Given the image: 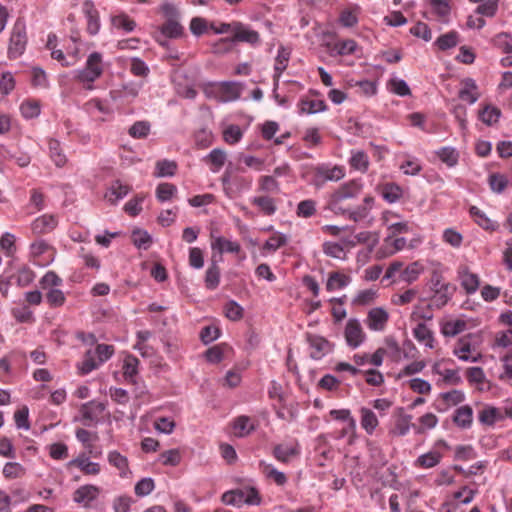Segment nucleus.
Wrapping results in <instances>:
<instances>
[{"label":"nucleus","mask_w":512,"mask_h":512,"mask_svg":"<svg viewBox=\"0 0 512 512\" xmlns=\"http://www.w3.org/2000/svg\"><path fill=\"white\" fill-rule=\"evenodd\" d=\"M361 189V184L354 180L342 184L330 195L328 208L336 215H346L348 209L342 205V202L357 197Z\"/></svg>","instance_id":"1"},{"label":"nucleus","mask_w":512,"mask_h":512,"mask_svg":"<svg viewBox=\"0 0 512 512\" xmlns=\"http://www.w3.org/2000/svg\"><path fill=\"white\" fill-rule=\"evenodd\" d=\"M27 44V35L25 24L21 21H16L13 26L8 46V57L16 59L21 56Z\"/></svg>","instance_id":"2"},{"label":"nucleus","mask_w":512,"mask_h":512,"mask_svg":"<svg viewBox=\"0 0 512 512\" xmlns=\"http://www.w3.org/2000/svg\"><path fill=\"white\" fill-rule=\"evenodd\" d=\"M103 72L102 55L99 52H93L88 56L85 68L79 70L76 78L80 82H94Z\"/></svg>","instance_id":"3"},{"label":"nucleus","mask_w":512,"mask_h":512,"mask_svg":"<svg viewBox=\"0 0 512 512\" xmlns=\"http://www.w3.org/2000/svg\"><path fill=\"white\" fill-rule=\"evenodd\" d=\"M106 409V404L94 400L81 405V421L84 426H91L99 422V415Z\"/></svg>","instance_id":"4"},{"label":"nucleus","mask_w":512,"mask_h":512,"mask_svg":"<svg viewBox=\"0 0 512 512\" xmlns=\"http://www.w3.org/2000/svg\"><path fill=\"white\" fill-rule=\"evenodd\" d=\"M344 336L347 345L351 348H357L363 343L365 340V333L357 319L351 318L347 321Z\"/></svg>","instance_id":"5"},{"label":"nucleus","mask_w":512,"mask_h":512,"mask_svg":"<svg viewBox=\"0 0 512 512\" xmlns=\"http://www.w3.org/2000/svg\"><path fill=\"white\" fill-rule=\"evenodd\" d=\"M306 340L312 349L310 357L315 360L321 359L323 356L332 351V345L322 336L307 333Z\"/></svg>","instance_id":"6"},{"label":"nucleus","mask_w":512,"mask_h":512,"mask_svg":"<svg viewBox=\"0 0 512 512\" xmlns=\"http://www.w3.org/2000/svg\"><path fill=\"white\" fill-rule=\"evenodd\" d=\"M101 489L92 484H86L77 488L73 493V501L83 505L85 508L90 507V503L98 498Z\"/></svg>","instance_id":"7"},{"label":"nucleus","mask_w":512,"mask_h":512,"mask_svg":"<svg viewBox=\"0 0 512 512\" xmlns=\"http://www.w3.org/2000/svg\"><path fill=\"white\" fill-rule=\"evenodd\" d=\"M456 291V287L451 283H447V285L440 287L438 290L433 292V295L430 297V303L427 306V309L430 310L432 308L440 309L444 307L453 297Z\"/></svg>","instance_id":"8"},{"label":"nucleus","mask_w":512,"mask_h":512,"mask_svg":"<svg viewBox=\"0 0 512 512\" xmlns=\"http://www.w3.org/2000/svg\"><path fill=\"white\" fill-rule=\"evenodd\" d=\"M233 43L235 42H246L251 45L257 44L260 41L259 33L255 30L249 29L241 22H234L233 28Z\"/></svg>","instance_id":"9"},{"label":"nucleus","mask_w":512,"mask_h":512,"mask_svg":"<svg viewBox=\"0 0 512 512\" xmlns=\"http://www.w3.org/2000/svg\"><path fill=\"white\" fill-rule=\"evenodd\" d=\"M344 175L343 169L339 166L329 168L328 166L320 165L315 168V179L318 186L327 181H339Z\"/></svg>","instance_id":"10"},{"label":"nucleus","mask_w":512,"mask_h":512,"mask_svg":"<svg viewBox=\"0 0 512 512\" xmlns=\"http://www.w3.org/2000/svg\"><path fill=\"white\" fill-rule=\"evenodd\" d=\"M82 11L87 19V32L96 35L100 29L99 13L91 0H85L82 4Z\"/></svg>","instance_id":"11"},{"label":"nucleus","mask_w":512,"mask_h":512,"mask_svg":"<svg viewBox=\"0 0 512 512\" xmlns=\"http://www.w3.org/2000/svg\"><path fill=\"white\" fill-rule=\"evenodd\" d=\"M388 319L389 314L384 308L375 307L368 312L366 324L370 330L382 331Z\"/></svg>","instance_id":"12"},{"label":"nucleus","mask_w":512,"mask_h":512,"mask_svg":"<svg viewBox=\"0 0 512 512\" xmlns=\"http://www.w3.org/2000/svg\"><path fill=\"white\" fill-rule=\"evenodd\" d=\"M290 54H291L290 49H288L284 46L279 47L277 56L275 58V65H274V71H275L274 76H273L274 91L278 87L279 79H280L282 72L287 68V65H288V62L290 59Z\"/></svg>","instance_id":"13"},{"label":"nucleus","mask_w":512,"mask_h":512,"mask_svg":"<svg viewBox=\"0 0 512 512\" xmlns=\"http://www.w3.org/2000/svg\"><path fill=\"white\" fill-rule=\"evenodd\" d=\"M58 224L57 218L54 215H42L36 218L32 224L31 229L34 234L41 235L51 232Z\"/></svg>","instance_id":"14"},{"label":"nucleus","mask_w":512,"mask_h":512,"mask_svg":"<svg viewBox=\"0 0 512 512\" xmlns=\"http://www.w3.org/2000/svg\"><path fill=\"white\" fill-rule=\"evenodd\" d=\"M107 459L109 464L119 471L120 477L126 478L131 474L129 462L126 456L116 450H113L108 453Z\"/></svg>","instance_id":"15"},{"label":"nucleus","mask_w":512,"mask_h":512,"mask_svg":"<svg viewBox=\"0 0 512 512\" xmlns=\"http://www.w3.org/2000/svg\"><path fill=\"white\" fill-rule=\"evenodd\" d=\"M454 424L461 429H469L473 421V409L469 405L457 408L452 418Z\"/></svg>","instance_id":"16"},{"label":"nucleus","mask_w":512,"mask_h":512,"mask_svg":"<svg viewBox=\"0 0 512 512\" xmlns=\"http://www.w3.org/2000/svg\"><path fill=\"white\" fill-rule=\"evenodd\" d=\"M211 248L213 251L218 252L219 260H223L222 254L224 252L239 253L241 250V246L238 242L227 240L221 236L214 238V240L211 243Z\"/></svg>","instance_id":"17"},{"label":"nucleus","mask_w":512,"mask_h":512,"mask_svg":"<svg viewBox=\"0 0 512 512\" xmlns=\"http://www.w3.org/2000/svg\"><path fill=\"white\" fill-rule=\"evenodd\" d=\"M220 283V268L215 254H212L210 264L205 273V286L209 290H215Z\"/></svg>","instance_id":"18"},{"label":"nucleus","mask_w":512,"mask_h":512,"mask_svg":"<svg viewBox=\"0 0 512 512\" xmlns=\"http://www.w3.org/2000/svg\"><path fill=\"white\" fill-rule=\"evenodd\" d=\"M504 417L501 410L493 406H485L478 413L480 423L487 426H493L496 422L503 420Z\"/></svg>","instance_id":"19"},{"label":"nucleus","mask_w":512,"mask_h":512,"mask_svg":"<svg viewBox=\"0 0 512 512\" xmlns=\"http://www.w3.org/2000/svg\"><path fill=\"white\" fill-rule=\"evenodd\" d=\"M463 85L464 87L460 89L458 97L469 104H474L479 98L475 81L472 78H466L463 80Z\"/></svg>","instance_id":"20"},{"label":"nucleus","mask_w":512,"mask_h":512,"mask_svg":"<svg viewBox=\"0 0 512 512\" xmlns=\"http://www.w3.org/2000/svg\"><path fill=\"white\" fill-rule=\"evenodd\" d=\"M69 465L78 467L86 475H97L100 473V465L98 463L89 461V459L84 454L71 460Z\"/></svg>","instance_id":"21"},{"label":"nucleus","mask_w":512,"mask_h":512,"mask_svg":"<svg viewBox=\"0 0 512 512\" xmlns=\"http://www.w3.org/2000/svg\"><path fill=\"white\" fill-rule=\"evenodd\" d=\"M360 415L362 428L371 435L379 424L376 414L371 409L362 407Z\"/></svg>","instance_id":"22"},{"label":"nucleus","mask_w":512,"mask_h":512,"mask_svg":"<svg viewBox=\"0 0 512 512\" xmlns=\"http://www.w3.org/2000/svg\"><path fill=\"white\" fill-rule=\"evenodd\" d=\"M351 282V278L348 275L342 274L340 272H331L329 273L326 289L331 292L336 289H342L346 287Z\"/></svg>","instance_id":"23"},{"label":"nucleus","mask_w":512,"mask_h":512,"mask_svg":"<svg viewBox=\"0 0 512 512\" xmlns=\"http://www.w3.org/2000/svg\"><path fill=\"white\" fill-rule=\"evenodd\" d=\"M251 203L268 216L273 215L277 210L274 199L269 196H256L252 198Z\"/></svg>","instance_id":"24"},{"label":"nucleus","mask_w":512,"mask_h":512,"mask_svg":"<svg viewBox=\"0 0 512 512\" xmlns=\"http://www.w3.org/2000/svg\"><path fill=\"white\" fill-rule=\"evenodd\" d=\"M381 195L388 203H395L402 197L403 191L395 183H386L381 187Z\"/></svg>","instance_id":"25"},{"label":"nucleus","mask_w":512,"mask_h":512,"mask_svg":"<svg viewBox=\"0 0 512 512\" xmlns=\"http://www.w3.org/2000/svg\"><path fill=\"white\" fill-rule=\"evenodd\" d=\"M467 327L466 321L457 319L445 322L441 327V332L446 337H454L463 332Z\"/></svg>","instance_id":"26"},{"label":"nucleus","mask_w":512,"mask_h":512,"mask_svg":"<svg viewBox=\"0 0 512 512\" xmlns=\"http://www.w3.org/2000/svg\"><path fill=\"white\" fill-rule=\"evenodd\" d=\"M161 33L168 38H179L184 33L183 26L179 23L178 20H172V21H165L161 28Z\"/></svg>","instance_id":"27"},{"label":"nucleus","mask_w":512,"mask_h":512,"mask_svg":"<svg viewBox=\"0 0 512 512\" xmlns=\"http://www.w3.org/2000/svg\"><path fill=\"white\" fill-rule=\"evenodd\" d=\"M131 190V186H129L128 184H124L122 181L120 180H114L112 183H111V186L109 188V195H113L114 196V199H111L109 198V201H111L112 203L124 198ZM106 196L108 197V194H106Z\"/></svg>","instance_id":"28"},{"label":"nucleus","mask_w":512,"mask_h":512,"mask_svg":"<svg viewBox=\"0 0 512 512\" xmlns=\"http://www.w3.org/2000/svg\"><path fill=\"white\" fill-rule=\"evenodd\" d=\"M500 116V109L491 105H486L482 110L479 111L480 120L488 126L498 122Z\"/></svg>","instance_id":"29"},{"label":"nucleus","mask_w":512,"mask_h":512,"mask_svg":"<svg viewBox=\"0 0 512 512\" xmlns=\"http://www.w3.org/2000/svg\"><path fill=\"white\" fill-rule=\"evenodd\" d=\"M327 109V105L323 100L302 99L300 101V111L302 113L315 114L323 112Z\"/></svg>","instance_id":"30"},{"label":"nucleus","mask_w":512,"mask_h":512,"mask_svg":"<svg viewBox=\"0 0 512 512\" xmlns=\"http://www.w3.org/2000/svg\"><path fill=\"white\" fill-rule=\"evenodd\" d=\"M414 337L419 342H425L429 348H433V333L424 323H419L413 330Z\"/></svg>","instance_id":"31"},{"label":"nucleus","mask_w":512,"mask_h":512,"mask_svg":"<svg viewBox=\"0 0 512 512\" xmlns=\"http://www.w3.org/2000/svg\"><path fill=\"white\" fill-rule=\"evenodd\" d=\"M50 157L56 166L62 167L66 163V156L62 153L60 142L55 139H50L48 143Z\"/></svg>","instance_id":"32"},{"label":"nucleus","mask_w":512,"mask_h":512,"mask_svg":"<svg viewBox=\"0 0 512 512\" xmlns=\"http://www.w3.org/2000/svg\"><path fill=\"white\" fill-rule=\"evenodd\" d=\"M246 491L243 489H235L225 492L221 501L225 505H232L240 507L243 504V498L245 497Z\"/></svg>","instance_id":"33"},{"label":"nucleus","mask_w":512,"mask_h":512,"mask_svg":"<svg viewBox=\"0 0 512 512\" xmlns=\"http://www.w3.org/2000/svg\"><path fill=\"white\" fill-rule=\"evenodd\" d=\"M298 453L296 447H289L282 444L276 445L273 449L274 457L283 463H287L291 457Z\"/></svg>","instance_id":"34"},{"label":"nucleus","mask_w":512,"mask_h":512,"mask_svg":"<svg viewBox=\"0 0 512 512\" xmlns=\"http://www.w3.org/2000/svg\"><path fill=\"white\" fill-rule=\"evenodd\" d=\"M435 44L442 51L451 49L458 44V34L455 31H450L437 38Z\"/></svg>","instance_id":"35"},{"label":"nucleus","mask_w":512,"mask_h":512,"mask_svg":"<svg viewBox=\"0 0 512 512\" xmlns=\"http://www.w3.org/2000/svg\"><path fill=\"white\" fill-rule=\"evenodd\" d=\"M227 155L226 152L222 149L215 148L210 151V153L206 156V160L214 165L212 169L213 172H217L226 161Z\"/></svg>","instance_id":"36"},{"label":"nucleus","mask_w":512,"mask_h":512,"mask_svg":"<svg viewBox=\"0 0 512 512\" xmlns=\"http://www.w3.org/2000/svg\"><path fill=\"white\" fill-rule=\"evenodd\" d=\"M132 242L137 248L147 250L152 243V238L147 231L137 229L132 233Z\"/></svg>","instance_id":"37"},{"label":"nucleus","mask_w":512,"mask_h":512,"mask_svg":"<svg viewBox=\"0 0 512 512\" xmlns=\"http://www.w3.org/2000/svg\"><path fill=\"white\" fill-rule=\"evenodd\" d=\"M177 170V164L174 161L161 160L156 163V177L173 176Z\"/></svg>","instance_id":"38"},{"label":"nucleus","mask_w":512,"mask_h":512,"mask_svg":"<svg viewBox=\"0 0 512 512\" xmlns=\"http://www.w3.org/2000/svg\"><path fill=\"white\" fill-rule=\"evenodd\" d=\"M25 468L18 462H7L3 468L6 479H16L25 475Z\"/></svg>","instance_id":"39"},{"label":"nucleus","mask_w":512,"mask_h":512,"mask_svg":"<svg viewBox=\"0 0 512 512\" xmlns=\"http://www.w3.org/2000/svg\"><path fill=\"white\" fill-rule=\"evenodd\" d=\"M112 25L117 29H123L126 32H131L135 29L136 23L129 18L126 14H120L111 18Z\"/></svg>","instance_id":"40"},{"label":"nucleus","mask_w":512,"mask_h":512,"mask_svg":"<svg viewBox=\"0 0 512 512\" xmlns=\"http://www.w3.org/2000/svg\"><path fill=\"white\" fill-rule=\"evenodd\" d=\"M458 344L460 345L459 348L454 349V354L458 356V358L462 361H472L477 362V357L470 358L467 353L471 350V344L470 341L467 339V337H462L459 339Z\"/></svg>","instance_id":"41"},{"label":"nucleus","mask_w":512,"mask_h":512,"mask_svg":"<svg viewBox=\"0 0 512 512\" xmlns=\"http://www.w3.org/2000/svg\"><path fill=\"white\" fill-rule=\"evenodd\" d=\"M461 284L468 294H472L479 287V278L476 274L465 271L461 275Z\"/></svg>","instance_id":"42"},{"label":"nucleus","mask_w":512,"mask_h":512,"mask_svg":"<svg viewBox=\"0 0 512 512\" xmlns=\"http://www.w3.org/2000/svg\"><path fill=\"white\" fill-rule=\"evenodd\" d=\"M128 132L133 138H146L150 132V123L147 121H137L129 128Z\"/></svg>","instance_id":"43"},{"label":"nucleus","mask_w":512,"mask_h":512,"mask_svg":"<svg viewBox=\"0 0 512 512\" xmlns=\"http://www.w3.org/2000/svg\"><path fill=\"white\" fill-rule=\"evenodd\" d=\"M421 266L418 262L409 264L400 274L401 280L407 283H412L417 280L421 273Z\"/></svg>","instance_id":"44"},{"label":"nucleus","mask_w":512,"mask_h":512,"mask_svg":"<svg viewBox=\"0 0 512 512\" xmlns=\"http://www.w3.org/2000/svg\"><path fill=\"white\" fill-rule=\"evenodd\" d=\"M388 85L390 90L398 96L404 97L411 95V90L403 79L392 78L389 80Z\"/></svg>","instance_id":"45"},{"label":"nucleus","mask_w":512,"mask_h":512,"mask_svg":"<svg viewBox=\"0 0 512 512\" xmlns=\"http://www.w3.org/2000/svg\"><path fill=\"white\" fill-rule=\"evenodd\" d=\"M139 365V360L137 357L133 355H128L123 364V374L126 380H132L133 377L137 374Z\"/></svg>","instance_id":"46"},{"label":"nucleus","mask_w":512,"mask_h":512,"mask_svg":"<svg viewBox=\"0 0 512 512\" xmlns=\"http://www.w3.org/2000/svg\"><path fill=\"white\" fill-rule=\"evenodd\" d=\"M177 192V188L171 183H160L156 188V197L160 202L168 201Z\"/></svg>","instance_id":"47"},{"label":"nucleus","mask_w":512,"mask_h":512,"mask_svg":"<svg viewBox=\"0 0 512 512\" xmlns=\"http://www.w3.org/2000/svg\"><path fill=\"white\" fill-rule=\"evenodd\" d=\"M440 459L441 454L439 452H428L417 458L416 465L423 468H432L439 463Z\"/></svg>","instance_id":"48"},{"label":"nucleus","mask_w":512,"mask_h":512,"mask_svg":"<svg viewBox=\"0 0 512 512\" xmlns=\"http://www.w3.org/2000/svg\"><path fill=\"white\" fill-rule=\"evenodd\" d=\"M260 466L264 467L266 477L273 479L277 485L282 486L287 482V477L283 472L278 471L269 464H265L264 461L260 462Z\"/></svg>","instance_id":"49"},{"label":"nucleus","mask_w":512,"mask_h":512,"mask_svg":"<svg viewBox=\"0 0 512 512\" xmlns=\"http://www.w3.org/2000/svg\"><path fill=\"white\" fill-rule=\"evenodd\" d=\"M316 212V202L312 199L303 200L298 203L296 214L298 217L309 218Z\"/></svg>","instance_id":"50"},{"label":"nucleus","mask_w":512,"mask_h":512,"mask_svg":"<svg viewBox=\"0 0 512 512\" xmlns=\"http://www.w3.org/2000/svg\"><path fill=\"white\" fill-rule=\"evenodd\" d=\"M259 190L267 193H278L280 186L274 176H262L259 180Z\"/></svg>","instance_id":"51"},{"label":"nucleus","mask_w":512,"mask_h":512,"mask_svg":"<svg viewBox=\"0 0 512 512\" xmlns=\"http://www.w3.org/2000/svg\"><path fill=\"white\" fill-rule=\"evenodd\" d=\"M154 487V480L150 477H147L142 478L136 483L134 491L137 496L144 497L149 495L154 490Z\"/></svg>","instance_id":"52"},{"label":"nucleus","mask_w":512,"mask_h":512,"mask_svg":"<svg viewBox=\"0 0 512 512\" xmlns=\"http://www.w3.org/2000/svg\"><path fill=\"white\" fill-rule=\"evenodd\" d=\"M323 252L332 258L345 259L346 254L344 248L335 242H325L323 244Z\"/></svg>","instance_id":"53"},{"label":"nucleus","mask_w":512,"mask_h":512,"mask_svg":"<svg viewBox=\"0 0 512 512\" xmlns=\"http://www.w3.org/2000/svg\"><path fill=\"white\" fill-rule=\"evenodd\" d=\"M437 154L441 161L446 163L450 167L456 165L458 162L459 155L454 148L443 147L438 151Z\"/></svg>","instance_id":"54"},{"label":"nucleus","mask_w":512,"mask_h":512,"mask_svg":"<svg viewBox=\"0 0 512 512\" xmlns=\"http://www.w3.org/2000/svg\"><path fill=\"white\" fill-rule=\"evenodd\" d=\"M224 311L226 317L232 321H238L243 317V308L233 300L226 303Z\"/></svg>","instance_id":"55"},{"label":"nucleus","mask_w":512,"mask_h":512,"mask_svg":"<svg viewBox=\"0 0 512 512\" xmlns=\"http://www.w3.org/2000/svg\"><path fill=\"white\" fill-rule=\"evenodd\" d=\"M508 184L507 177L499 174L493 173L489 176V185L492 191L496 193H501L504 191Z\"/></svg>","instance_id":"56"},{"label":"nucleus","mask_w":512,"mask_h":512,"mask_svg":"<svg viewBox=\"0 0 512 512\" xmlns=\"http://www.w3.org/2000/svg\"><path fill=\"white\" fill-rule=\"evenodd\" d=\"M494 44L502 49L505 53H512V35L502 32L497 34L494 39Z\"/></svg>","instance_id":"57"},{"label":"nucleus","mask_w":512,"mask_h":512,"mask_svg":"<svg viewBox=\"0 0 512 512\" xmlns=\"http://www.w3.org/2000/svg\"><path fill=\"white\" fill-rule=\"evenodd\" d=\"M242 131L238 125H229L223 132V138L228 144H235L242 138Z\"/></svg>","instance_id":"58"},{"label":"nucleus","mask_w":512,"mask_h":512,"mask_svg":"<svg viewBox=\"0 0 512 512\" xmlns=\"http://www.w3.org/2000/svg\"><path fill=\"white\" fill-rule=\"evenodd\" d=\"M219 336V328L213 325L205 326L200 331V339L206 345L218 339Z\"/></svg>","instance_id":"59"},{"label":"nucleus","mask_w":512,"mask_h":512,"mask_svg":"<svg viewBox=\"0 0 512 512\" xmlns=\"http://www.w3.org/2000/svg\"><path fill=\"white\" fill-rule=\"evenodd\" d=\"M99 366V362H97L94 358V355L91 350H88L85 354L84 360L81 365H79V369L81 374L85 375L90 373L91 371L97 369Z\"/></svg>","instance_id":"60"},{"label":"nucleus","mask_w":512,"mask_h":512,"mask_svg":"<svg viewBox=\"0 0 512 512\" xmlns=\"http://www.w3.org/2000/svg\"><path fill=\"white\" fill-rule=\"evenodd\" d=\"M21 114L27 118H35L40 114V106L35 101H24L20 106Z\"/></svg>","instance_id":"61"},{"label":"nucleus","mask_w":512,"mask_h":512,"mask_svg":"<svg viewBox=\"0 0 512 512\" xmlns=\"http://www.w3.org/2000/svg\"><path fill=\"white\" fill-rule=\"evenodd\" d=\"M130 71L135 76L146 77L150 70L143 60L135 57L131 59Z\"/></svg>","instance_id":"62"},{"label":"nucleus","mask_w":512,"mask_h":512,"mask_svg":"<svg viewBox=\"0 0 512 512\" xmlns=\"http://www.w3.org/2000/svg\"><path fill=\"white\" fill-rule=\"evenodd\" d=\"M410 33L418 38H422L424 41H430L432 38L431 30L427 24L418 22L415 26L410 29Z\"/></svg>","instance_id":"63"},{"label":"nucleus","mask_w":512,"mask_h":512,"mask_svg":"<svg viewBox=\"0 0 512 512\" xmlns=\"http://www.w3.org/2000/svg\"><path fill=\"white\" fill-rule=\"evenodd\" d=\"M498 10V0H487L480 4L476 12L486 17H493Z\"/></svg>","instance_id":"64"}]
</instances>
